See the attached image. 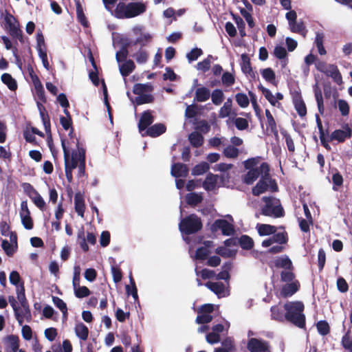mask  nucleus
<instances>
[{
  "mask_svg": "<svg viewBox=\"0 0 352 352\" xmlns=\"http://www.w3.org/2000/svg\"><path fill=\"white\" fill-rule=\"evenodd\" d=\"M61 145L63 151L65 172L67 180L69 183L73 182L72 170L78 168V177H82L85 175L86 151L80 145L76 139V150L70 153L69 149L65 145V140L61 139Z\"/></svg>",
  "mask_w": 352,
  "mask_h": 352,
  "instance_id": "f257e3e1",
  "label": "nucleus"
},
{
  "mask_svg": "<svg viewBox=\"0 0 352 352\" xmlns=\"http://www.w3.org/2000/svg\"><path fill=\"white\" fill-rule=\"evenodd\" d=\"M146 10V5L143 1H131L117 3L113 12V16L119 19H131L140 16Z\"/></svg>",
  "mask_w": 352,
  "mask_h": 352,
  "instance_id": "f03ea898",
  "label": "nucleus"
},
{
  "mask_svg": "<svg viewBox=\"0 0 352 352\" xmlns=\"http://www.w3.org/2000/svg\"><path fill=\"white\" fill-rule=\"evenodd\" d=\"M305 305L301 301L287 302L284 305L286 311L285 320L293 325L304 329L306 327V317L303 311Z\"/></svg>",
  "mask_w": 352,
  "mask_h": 352,
  "instance_id": "7ed1b4c3",
  "label": "nucleus"
},
{
  "mask_svg": "<svg viewBox=\"0 0 352 352\" xmlns=\"http://www.w3.org/2000/svg\"><path fill=\"white\" fill-rule=\"evenodd\" d=\"M261 168L264 170V175L261 176V178L256 186L252 188V192L254 196H258L268 189L272 192H277L278 190L276 180L272 179L270 177L268 164L267 162H263L261 164Z\"/></svg>",
  "mask_w": 352,
  "mask_h": 352,
  "instance_id": "20e7f679",
  "label": "nucleus"
},
{
  "mask_svg": "<svg viewBox=\"0 0 352 352\" xmlns=\"http://www.w3.org/2000/svg\"><path fill=\"white\" fill-rule=\"evenodd\" d=\"M262 201L265 203L261 208L262 215L274 218H280L285 215L284 209L278 199L264 196Z\"/></svg>",
  "mask_w": 352,
  "mask_h": 352,
  "instance_id": "39448f33",
  "label": "nucleus"
},
{
  "mask_svg": "<svg viewBox=\"0 0 352 352\" xmlns=\"http://www.w3.org/2000/svg\"><path fill=\"white\" fill-rule=\"evenodd\" d=\"M203 224L197 214H191L182 219L179 224V229L183 234L190 235L201 230Z\"/></svg>",
  "mask_w": 352,
  "mask_h": 352,
  "instance_id": "423d86ee",
  "label": "nucleus"
},
{
  "mask_svg": "<svg viewBox=\"0 0 352 352\" xmlns=\"http://www.w3.org/2000/svg\"><path fill=\"white\" fill-rule=\"evenodd\" d=\"M290 94L292 98V102L294 108L300 117H305L307 115V107L302 98L301 91L299 88L290 90Z\"/></svg>",
  "mask_w": 352,
  "mask_h": 352,
  "instance_id": "0eeeda50",
  "label": "nucleus"
},
{
  "mask_svg": "<svg viewBox=\"0 0 352 352\" xmlns=\"http://www.w3.org/2000/svg\"><path fill=\"white\" fill-rule=\"evenodd\" d=\"M269 347L267 341L255 338H250L247 343V349L250 352H267Z\"/></svg>",
  "mask_w": 352,
  "mask_h": 352,
  "instance_id": "6e6552de",
  "label": "nucleus"
},
{
  "mask_svg": "<svg viewBox=\"0 0 352 352\" xmlns=\"http://www.w3.org/2000/svg\"><path fill=\"white\" fill-rule=\"evenodd\" d=\"M212 231L221 230L224 236L232 235L234 232V226L225 219H217L212 226Z\"/></svg>",
  "mask_w": 352,
  "mask_h": 352,
  "instance_id": "1a4fd4ad",
  "label": "nucleus"
},
{
  "mask_svg": "<svg viewBox=\"0 0 352 352\" xmlns=\"http://www.w3.org/2000/svg\"><path fill=\"white\" fill-rule=\"evenodd\" d=\"M352 136V129L346 124L344 129H336L333 131L329 137V140H336L338 142H344L346 139Z\"/></svg>",
  "mask_w": 352,
  "mask_h": 352,
  "instance_id": "9d476101",
  "label": "nucleus"
},
{
  "mask_svg": "<svg viewBox=\"0 0 352 352\" xmlns=\"http://www.w3.org/2000/svg\"><path fill=\"white\" fill-rule=\"evenodd\" d=\"M300 287V283L298 280H295L292 283H287L283 285L280 289V296L283 298H288L296 294Z\"/></svg>",
  "mask_w": 352,
  "mask_h": 352,
  "instance_id": "9b49d317",
  "label": "nucleus"
},
{
  "mask_svg": "<svg viewBox=\"0 0 352 352\" xmlns=\"http://www.w3.org/2000/svg\"><path fill=\"white\" fill-rule=\"evenodd\" d=\"M74 209L78 216L84 218L86 205L84 195L80 192H76L74 195Z\"/></svg>",
  "mask_w": 352,
  "mask_h": 352,
  "instance_id": "f8f14e48",
  "label": "nucleus"
},
{
  "mask_svg": "<svg viewBox=\"0 0 352 352\" xmlns=\"http://www.w3.org/2000/svg\"><path fill=\"white\" fill-rule=\"evenodd\" d=\"M154 121V117L153 116L150 110L144 111L140 118L138 122V129L140 132L146 130Z\"/></svg>",
  "mask_w": 352,
  "mask_h": 352,
  "instance_id": "ddd939ff",
  "label": "nucleus"
},
{
  "mask_svg": "<svg viewBox=\"0 0 352 352\" xmlns=\"http://www.w3.org/2000/svg\"><path fill=\"white\" fill-rule=\"evenodd\" d=\"M188 167L185 164L174 163L171 166V175L175 178L186 177L188 175Z\"/></svg>",
  "mask_w": 352,
  "mask_h": 352,
  "instance_id": "4468645a",
  "label": "nucleus"
},
{
  "mask_svg": "<svg viewBox=\"0 0 352 352\" xmlns=\"http://www.w3.org/2000/svg\"><path fill=\"white\" fill-rule=\"evenodd\" d=\"M261 175H264V170L261 168V164L258 168L249 170L248 173L243 175V182L247 185H251Z\"/></svg>",
  "mask_w": 352,
  "mask_h": 352,
  "instance_id": "2eb2a0df",
  "label": "nucleus"
},
{
  "mask_svg": "<svg viewBox=\"0 0 352 352\" xmlns=\"http://www.w3.org/2000/svg\"><path fill=\"white\" fill-rule=\"evenodd\" d=\"M9 34L13 39H18L21 43H24L23 33L19 28V23L17 20L8 25L6 28Z\"/></svg>",
  "mask_w": 352,
  "mask_h": 352,
  "instance_id": "dca6fc26",
  "label": "nucleus"
},
{
  "mask_svg": "<svg viewBox=\"0 0 352 352\" xmlns=\"http://www.w3.org/2000/svg\"><path fill=\"white\" fill-rule=\"evenodd\" d=\"M325 75L332 78L333 82L338 85L343 83L342 77L337 65L334 64H329V67Z\"/></svg>",
  "mask_w": 352,
  "mask_h": 352,
  "instance_id": "f3484780",
  "label": "nucleus"
},
{
  "mask_svg": "<svg viewBox=\"0 0 352 352\" xmlns=\"http://www.w3.org/2000/svg\"><path fill=\"white\" fill-rule=\"evenodd\" d=\"M166 127L164 124L157 123L150 126L145 131V135L151 138H156L166 132Z\"/></svg>",
  "mask_w": 352,
  "mask_h": 352,
  "instance_id": "a211bd4d",
  "label": "nucleus"
},
{
  "mask_svg": "<svg viewBox=\"0 0 352 352\" xmlns=\"http://www.w3.org/2000/svg\"><path fill=\"white\" fill-rule=\"evenodd\" d=\"M131 44L132 43L128 39L122 41L121 48L116 54V58L118 63L127 60L126 58L129 55L128 49Z\"/></svg>",
  "mask_w": 352,
  "mask_h": 352,
  "instance_id": "6ab92c4d",
  "label": "nucleus"
},
{
  "mask_svg": "<svg viewBox=\"0 0 352 352\" xmlns=\"http://www.w3.org/2000/svg\"><path fill=\"white\" fill-rule=\"evenodd\" d=\"M28 187L31 188V192L33 195L29 193V197L32 200L34 204L41 210H43L45 206V202L41 195L36 190L34 187L30 184H28Z\"/></svg>",
  "mask_w": 352,
  "mask_h": 352,
  "instance_id": "aec40b11",
  "label": "nucleus"
},
{
  "mask_svg": "<svg viewBox=\"0 0 352 352\" xmlns=\"http://www.w3.org/2000/svg\"><path fill=\"white\" fill-rule=\"evenodd\" d=\"M210 97V91L206 87H198L195 90L194 101L202 102L208 100Z\"/></svg>",
  "mask_w": 352,
  "mask_h": 352,
  "instance_id": "412c9836",
  "label": "nucleus"
},
{
  "mask_svg": "<svg viewBox=\"0 0 352 352\" xmlns=\"http://www.w3.org/2000/svg\"><path fill=\"white\" fill-rule=\"evenodd\" d=\"M270 311L272 319L280 322L285 321L286 311H285L284 308L282 309L281 307L275 305L271 307Z\"/></svg>",
  "mask_w": 352,
  "mask_h": 352,
  "instance_id": "4be33fe9",
  "label": "nucleus"
},
{
  "mask_svg": "<svg viewBox=\"0 0 352 352\" xmlns=\"http://www.w3.org/2000/svg\"><path fill=\"white\" fill-rule=\"evenodd\" d=\"M32 80L34 85V89L38 98L42 102L45 103L46 98L45 96V91L39 78L37 76H35L34 77L32 76Z\"/></svg>",
  "mask_w": 352,
  "mask_h": 352,
  "instance_id": "5701e85b",
  "label": "nucleus"
},
{
  "mask_svg": "<svg viewBox=\"0 0 352 352\" xmlns=\"http://www.w3.org/2000/svg\"><path fill=\"white\" fill-rule=\"evenodd\" d=\"M188 140L194 148L201 146L204 142V136L197 131H193L188 135Z\"/></svg>",
  "mask_w": 352,
  "mask_h": 352,
  "instance_id": "b1692460",
  "label": "nucleus"
},
{
  "mask_svg": "<svg viewBox=\"0 0 352 352\" xmlns=\"http://www.w3.org/2000/svg\"><path fill=\"white\" fill-rule=\"evenodd\" d=\"M217 175L209 173L202 184L203 188L208 191L214 190L217 183Z\"/></svg>",
  "mask_w": 352,
  "mask_h": 352,
  "instance_id": "393cba45",
  "label": "nucleus"
},
{
  "mask_svg": "<svg viewBox=\"0 0 352 352\" xmlns=\"http://www.w3.org/2000/svg\"><path fill=\"white\" fill-rule=\"evenodd\" d=\"M135 68L134 62L132 60H127L120 65V72L123 77L128 76Z\"/></svg>",
  "mask_w": 352,
  "mask_h": 352,
  "instance_id": "a878e982",
  "label": "nucleus"
},
{
  "mask_svg": "<svg viewBox=\"0 0 352 352\" xmlns=\"http://www.w3.org/2000/svg\"><path fill=\"white\" fill-rule=\"evenodd\" d=\"M76 16L78 21L85 28L89 26V21L84 13L82 6L79 1L76 2Z\"/></svg>",
  "mask_w": 352,
  "mask_h": 352,
  "instance_id": "bb28decb",
  "label": "nucleus"
},
{
  "mask_svg": "<svg viewBox=\"0 0 352 352\" xmlns=\"http://www.w3.org/2000/svg\"><path fill=\"white\" fill-rule=\"evenodd\" d=\"M205 285L218 296L223 294L225 286L221 282H207Z\"/></svg>",
  "mask_w": 352,
  "mask_h": 352,
  "instance_id": "cd10ccee",
  "label": "nucleus"
},
{
  "mask_svg": "<svg viewBox=\"0 0 352 352\" xmlns=\"http://www.w3.org/2000/svg\"><path fill=\"white\" fill-rule=\"evenodd\" d=\"M1 81L7 85L8 89L11 91H16L17 89V83L14 78H12V76L8 74V73H4L1 75Z\"/></svg>",
  "mask_w": 352,
  "mask_h": 352,
  "instance_id": "c85d7f7f",
  "label": "nucleus"
},
{
  "mask_svg": "<svg viewBox=\"0 0 352 352\" xmlns=\"http://www.w3.org/2000/svg\"><path fill=\"white\" fill-rule=\"evenodd\" d=\"M241 60V70L245 74H249L250 76H254L248 56L245 54H242Z\"/></svg>",
  "mask_w": 352,
  "mask_h": 352,
  "instance_id": "c756f323",
  "label": "nucleus"
},
{
  "mask_svg": "<svg viewBox=\"0 0 352 352\" xmlns=\"http://www.w3.org/2000/svg\"><path fill=\"white\" fill-rule=\"evenodd\" d=\"M239 244L243 250H250L253 248L254 243L250 236L243 234L239 239Z\"/></svg>",
  "mask_w": 352,
  "mask_h": 352,
  "instance_id": "7c9ffc66",
  "label": "nucleus"
},
{
  "mask_svg": "<svg viewBox=\"0 0 352 352\" xmlns=\"http://www.w3.org/2000/svg\"><path fill=\"white\" fill-rule=\"evenodd\" d=\"M153 89L150 83L141 84L137 83L133 86V92L135 95H142L144 92H151Z\"/></svg>",
  "mask_w": 352,
  "mask_h": 352,
  "instance_id": "2f4dec72",
  "label": "nucleus"
},
{
  "mask_svg": "<svg viewBox=\"0 0 352 352\" xmlns=\"http://www.w3.org/2000/svg\"><path fill=\"white\" fill-rule=\"evenodd\" d=\"M341 345L348 352H352V334L351 330H348L342 337Z\"/></svg>",
  "mask_w": 352,
  "mask_h": 352,
  "instance_id": "473e14b6",
  "label": "nucleus"
},
{
  "mask_svg": "<svg viewBox=\"0 0 352 352\" xmlns=\"http://www.w3.org/2000/svg\"><path fill=\"white\" fill-rule=\"evenodd\" d=\"M76 336L82 340H86L89 336V329L82 322L78 323L75 327Z\"/></svg>",
  "mask_w": 352,
  "mask_h": 352,
  "instance_id": "72a5a7b5",
  "label": "nucleus"
},
{
  "mask_svg": "<svg viewBox=\"0 0 352 352\" xmlns=\"http://www.w3.org/2000/svg\"><path fill=\"white\" fill-rule=\"evenodd\" d=\"M258 232L260 236H267L274 234L276 232V227L270 224H261L258 227Z\"/></svg>",
  "mask_w": 352,
  "mask_h": 352,
  "instance_id": "f704fd0d",
  "label": "nucleus"
},
{
  "mask_svg": "<svg viewBox=\"0 0 352 352\" xmlns=\"http://www.w3.org/2000/svg\"><path fill=\"white\" fill-rule=\"evenodd\" d=\"M314 91L316 100L317 102L318 111L321 114H322L324 113V102H323L322 91L318 87L317 84L315 85V86L314 87Z\"/></svg>",
  "mask_w": 352,
  "mask_h": 352,
  "instance_id": "c9c22d12",
  "label": "nucleus"
},
{
  "mask_svg": "<svg viewBox=\"0 0 352 352\" xmlns=\"http://www.w3.org/2000/svg\"><path fill=\"white\" fill-rule=\"evenodd\" d=\"M8 346L11 349V352H16L19 347V338L17 336L10 335L6 338Z\"/></svg>",
  "mask_w": 352,
  "mask_h": 352,
  "instance_id": "e433bc0d",
  "label": "nucleus"
},
{
  "mask_svg": "<svg viewBox=\"0 0 352 352\" xmlns=\"http://www.w3.org/2000/svg\"><path fill=\"white\" fill-rule=\"evenodd\" d=\"M232 101L230 98H228L226 102H224L222 107H221L219 111V118H224L229 116L232 113Z\"/></svg>",
  "mask_w": 352,
  "mask_h": 352,
  "instance_id": "4c0bfd02",
  "label": "nucleus"
},
{
  "mask_svg": "<svg viewBox=\"0 0 352 352\" xmlns=\"http://www.w3.org/2000/svg\"><path fill=\"white\" fill-rule=\"evenodd\" d=\"M210 168L209 164L206 162L195 165L191 171L192 175H201L206 173Z\"/></svg>",
  "mask_w": 352,
  "mask_h": 352,
  "instance_id": "58836bf2",
  "label": "nucleus"
},
{
  "mask_svg": "<svg viewBox=\"0 0 352 352\" xmlns=\"http://www.w3.org/2000/svg\"><path fill=\"white\" fill-rule=\"evenodd\" d=\"M8 301L13 309L16 320L18 321L20 325H22V318L21 316L20 308L17 305V302L16 299L14 298V296H10L8 297Z\"/></svg>",
  "mask_w": 352,
  "mask_h": 352,
  "instance_id": "ea45409f",
  "label": "nucleus"
},
{
  "mask_svg": "<svg viewBox=\"0 0 352 352\" xmlns=\"http://www.w3.org/2000/svg\"><path fill=\"white\" fill-rule=\"evenodd\" d=\"M202 196L195 192L188 193L186 196V203L190 206H195L200 204L202 201Z\"/></svg>",
  "mask_w": 352,
  "mask_h": 352,
  "instance_id": "a19ab883",
  "label": "nucleus"
},
{
  "mask_svg": "<svg viewBox=\"0 0 352 352\" xmlns=\"http://www.w3.org/2000/svg\"><path fill=\"white\" fill-rule=\"evenodd\" d=\"M274 264L276 267H282L285 270H293L294 268L292 261L288 256L276 259Z\"/></svg>",
  "mask_w": 352,
  "mask_h": 352,
  "instance_id": "79ce46f5",
  "label": "nucleus"
},
{
  "mask_svg": "<svg viewBox=\"0 0 352 352\" xmlns=\"http://www.w3.org/2000/svg\"><path fill=\"white\" fill-rule=\"evenodd\" d=\"M16 294H17V298H18L21 307L29 305L28 301L25 297V287H24L23 281H21V283L19 285V288L17 289Z\"/></svg>",
  "mask_w": 352,
  "mask_h": 352,
  "instance_id": "37998d69",
  "label": "nucleus"
},
{
  "mask_svg": "<svg viewBox=\"0 0 352 352\" xmlns=\"http://www.w3.org/2000/svg\"><path fill=\"white\" fill-rule=\"evenodd\" d=\"M258 89L262 92L264 95L265 98L268 100V102L272 105L275 106L277 103V101L275 98V96L272 94L271 91L267 88L263 87L261 84L258 86Z\"/></svg>",
  "mask_w": 352,
  "mask_h": 352,
  "instance_id": "c03bdc74",
  "label": "nucleus"
},
{
  "mask_svg": "<svg viewBox=\"0 0 352 352\" xmlns=\"http://www.w3.org/2000/svg\"><path fill=\"white\" fill-rule=\"evenodd\" d=\"M232 265L230 263H226L223 266V270L218 273L217 275L215 274V277L217 280H228L230 279V276L229 274V271L231 270Z\"/></svg>",
  "mask_w": 352,
  "mask_h": 352,
  "instance_id": "a18cd8bd",
  "label": "nucleus"
},
{
  "mask_svg": "<svg viewBox=\"0 0 352 352\" xmlns=\"http://www.w3.org/2000/svg\"><path fill=\"white\" fill-rule=\"evenodd\" d=\"M212 102L215 105H219L224 100V94L221 89H216L210 94Z\"/></svg>",
  "mask_w": 352,
  "mask_h": 352,
  "instance_id": "49530a36",
  "label": "nucleus"
},
{
  "mask_svg": "<svg viewBox=\"0 0 352 352\" xmlns=\"http://www.w3.org/2000/svg\"><path fill=\"white\" fill-rule=\"evenodd\" d=\"M261 74L263 78L268 82L274 84L276 80V75L273 69L267 67L261 70Z\"/></svg>",
  "mask_w": 352,
  "mask_h": 352,
  "instance_id": "de8ad7c7",
  "label": "nucleus"
},
{
  "mask_svg": "<svg viewBox=\"0 0 352 352\" xmlns=\"http://www.w3.org/2000/svg\"><path fill=\"white\" fill-rule=\"evenodd\" d=\"M291 32L298 33L302 36H305L307 30L302 21L297 23L295 21L293 24L289 25Z\"/></svg>",
  "mask_w": 352,
  "mask_h": 352,
  "instance_id": "09e8293b",
  "label": "nucleus"
},
{
  "mask_svg": "<svg viewBox=\"0 0 352 352\" xmlns=\"http://www.w3.org/2000/svg\"><path fill=\"white\" fill-rule=\"evenodd\" d=\"M74 289L76 297L78 298L87 297L91 294V292L87 287L80 286V284H78V286L74 287Z\"/></svg>",
  "mask_w": 352,
  "mask_h": 352,
  "instance_id": "8fccbe9b",
  "label": "nucleus"
},
{
  "mask_svg": "<svg viewBox=\"0 0 352 352\" xmlns=\"http://www.w3.org/2000/svg\"><path fill=\"white\" fill-rule=\"evenodd\" d=\"M318 332L321 336H327L330 333V327L326 320H320L316 324Z\"/></svg>",
  "mask_w": 352,
  "mask_h": 352,
  "instance_id": "3c124183",
  "label": "nucleus"
},
{
  "mask_svg": "<svg viewBox=\"0 0 352 352\" xmlns=\"http://www.w3.org/2000/svg\"><path fill=\"white\" fill-rule=\"evenodd\" d=\"M296 275L292 270H285L280 272V280L284 283H292L295 280Z\"/></svg>",
  "mask_w": 352,
  "mask_h": 352,
  "instance_id": "603ef678",
  "label": "nucleus"
},
{
  "mask_svg": "<svg viewBox=\"0 0 352 352\" xmlns=\"http://www.w3.org/2000/svg\"><path fill=\"white\" fill-rule=\"evenodd\" d=\"M223 154L228 158H236L239 154V151L235 146L229 145L223 149Z\"/></svg>",
  "mask_w": 352,
  "mask_h": 352,
  "instance_id": "864d4df0",
  "label": "nucleus"
},
{
  "mask_svg": "<svg viewBox=\"0 0 352 352\" xmlns=\"http://www.w3.org/2000/svg\"><path fill=\"white\" fill-rule=\"evenodd\" d=\"M154 101V97L151 94H142L135 97V102L137 105L151 103Z\"/></svg>",
  "mask_w": 352,
  "mask_h": 352,
  "instance_id": "5fc2aeb1",
  "label": "nucleus"
},
{
  "mask_svg": "<svg viewBox=\"0 0 352 352\" xmlns=\"http://www.w3.org/2000/svg\"><path fill=\"white\" fill-rule=\"evenodd\" d=\"M1 247L8 256H12L17 250L16 248L6 239L2 241Z\"/></svg>",
  "mask_w": 352,
  "mask_h": 352,
  "instance_id": "6e6d98bb",
  "label": "nucleus"
},
{
  "mask_svg": "<svg viewBox=\"0 0 352 352\" xmlns=\"http://www.w3.org/2000/svg\"><path fill=\"white\" fill-rule=\"evenodd\" d=\"M235 99L238 105L242 108L247 107L250 104V100L245 94H236L235 96Z\"/></svg>",
  "mask_w": 352,
  "mask_h": 352,
  "instance_id": "4d7b16f0",
  "label": "nucleus"
},
{
  "mask_svg": "<svg viewBox=\"0 0 352 352\" xmlns=\"http://www.w3.org/2000/svg\"><path fill=\"white\" fill-rule=\"evenodd\" d=\"M213 57L212 55H208L206 58L197 63V69L202 71L203 72L208 71L211 65V59Z\"/></svg>",
  "mask_w": 352,
  "mask_h": 352,
  "instance_id": "13d9d810",
  "label": "nucleus"
},
{
  "mask_svg": "<svg viewBox=\"0 0 352 352\" xmlns=\"http://www.w3.org/2000/svg\"><path fill=\"white\" fill-rule=\"evenodd\" d=\"M267 129L266 131H270L272 134H273L275 137H278V132L277 129L276 122L274 118V117H271L270 118H267Z\"/></svg>",
  "mask_w": 352,
  "mask_h": 352,
  "instance_id": "bf43d9fd",
  "label": "nucleus"
},
{
  "mask_svg": "<svg viewBox=\"0 0 352 352\" xmlns=\"http://www.w3.org/2000/svg\"><path fill=\"white\" fill-rule=\"evenodd\" d=\"M273 236H272V241L274 243H277L279 244H285L287 241V233L286 232H278L272 234Z\"/></svg>",
  "mask_w": 352,
  "mask_h": 352,
  "instance_id": "052dcab7",
  "label": "nucleus"
},
{
  "mask_svg": "<svg viewBox=\"0 0 352 352\" xmlns=\"http://www.w3.org/2000/svg\"><path fill=\"white\" fill-rule=\"evenodd\" d=\"M221 81L223 85L230 87L234 84L235 78L232 74L226 72L221 76Z\"/></svg>",
  "mask_w": 352,
  "mask_h": 352,
  "instance_id": "680f3d73",
  "label": "nucleus"
},
{
  "mask_svg": "<svg viewBox=\"0 0 352 352\" xmlns=\"http://www.w3.org/2000/svg\"><path fill=\"white\" fill-rule=\"evenodd\" d=\"M203 54L201 49L195 47L186 54V58L190 63L196 60Z\"/></svg>",
  "mask_w": 352,
  "mask_h": 352,
  "instance_id": "e2e57ef3",
  "label": "nucleus"
},
{
  "mask_svg": "<svg viewBox=\"0 0 352 352\" xmlns=\"http://www.w3.org/2000/svg\"><path fill=\"white\" fill-rule=\"evenodd\" d=\"M281 134L285 139V142H286V144H287L289 151L291 153L294 152L295 151V145H294V140L292 138L291 135L286 131H282Z\"/></svg>",
  "mask_w": 352,
  "mask_h": 352,
  "instance_id": "0e129e2a",
  "label": "nucleus"
},
{
  "mask_svg": "<svg viewBox=\"0 0 352 352\" xmlns=\"http://www.w3.org/2000/svg\"><path fill=\"white\" fill-rule=\"evenodd\" d=\"M152 39V36L149 33H146L141 36L136 38V40L133 42V45L139 44L142 47L145 46L148 43H149Z\"/></svg>",
  "mask_w": 352,
  "mask_h": 352,
  "instance_id": "69168bd1",
  "label": "nucleus"
},
{
  "mask_svg": "<svg viewBox=\"0 0 352 352\" xmlns=\"http://www.w3.org/2000/svg\"><path fill=\"white\" fill-rule=\"evenodd\" d=\"M326 263V253L322 248L318 250V265L319 272H322Z\"/></svg>",
  "mask_w": 352,
  "mask_h": 352,
  "instance_id": "338daca9",
  "label": "nucleus"
},
{
  "mask_svg": "<svg viewBox=\"0 0 352 352\" xmlns=\"http://www.w3.org/2000/svg\"><path fill=\"white\" fill-rule=\"evenodd\" d=\"M274 55L276 58L282 60L287 58V53L285 47L280 45H277L274 47Z\"/></svg>",
  "mask_w": 352,
  "mask_h": 352,
  "instance_id": "774afa93",
  "label": "nucleus"
}]
</instances>
